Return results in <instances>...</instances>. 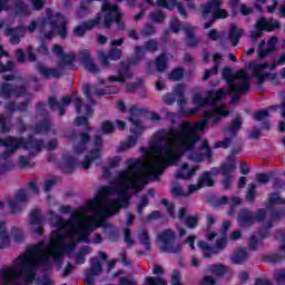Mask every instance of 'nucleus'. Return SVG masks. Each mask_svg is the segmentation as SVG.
<instances>
[{
	"label": "nucleus",
	"mask_w": 285,
	"mask_h": 285,
	"mask_svg": "<svg viewBox=\"0 0 285 285\" xmlns=\"http://www.w3.org/2000/svg\"><path fill=\"white\" fill-rule=\"evenodd\" d=\"M50 128H52V125L49 120H42L35 125V132L36 135H41L43 132H50Z\"/></svg>",
	"instance_id": "nucleus-46"
},
{
	"label": "nucleus",
	"mask_w": 285,
	"mask_h": 285,
	"mask_svg": "<svg viewBox=\"0 0 285 285\" xmlns=\"http://www.w3.org/2000/svg\"><path fill=\"white\" fill-rule=\"evenodd\" d=\"M222 3H224V0H209L206 4L202 6V19L205 21L212 12V19L204 24L205 30L213 28V23L218 21V19H228V11L222 9Z\"/></svg>",
	"instance_id": "nucleus-5"
},
{
	"label": "nucleus",
	"mask_w": 285,
	"mask_h": 285,
	"mask_svg": "<svg viewBox=\"0 0 285 285\" xmlns=\"http://www.w3.org/2000/svg\"><path fill=\"white\" fill-rule=\"evenodd\" d=\"M14 139L16 137L12 136H7L6 138H0V146H3L7 148L2 154H1V159H10V156L16 151L19 150V142H16Z\"/></svg>",
	"instance_id": "nucleus-24"
},
{
	"label": "nucleus",
	"mask_w": 285,
	"mask_h": 285,
	"mask_svg": "<svg viewBox=\"0 0 285 285\" xmlns=\"http://www.w3.org/2000/svg\"><path fill=\"white\" fill-rule=\"evenodd\" d=\"M247 258H248V250L240 248L235 253L232 261L234 262V264H242L246 262Z\"/></svg>",
	"instance_id": "nucleus-47"
},
{
	"label": "nucleus",
	"mask_w": 285,
	"mask_h": 285,
	"mask_svg": "<svg viewBox=\"0 0 285 285\" xmlns=\"http://www.w3.org/2000/svg\"><path fill=\"white\" fill-rule=\"evenodd\" d=\"M196 173H197V167H193L187 173H184L183 170H179L176 174V179H190V177H193V175H195Z\"/></svg>",
	"instance_id": "nucleus-61"
},
{
	"label": "nucleus",
	"mask_w": 285,
	"mask_h": 285,
	"mask_svg": "<svg viewBox=\"0 0 285 285\" xmlns=\"http://www.w3.org/2000/svg\"><path fill=\"white\" fill-rule=\"evenodd\" d=\"M79 223V220H65L61 216H56V226L59 228H66V226L71 227V230L75 229V224Z\"/></svg>",
	"instance_id": "nucleus-51"
},
{
	"label": "nucleus",
	"mask_w": 285,
	"mask_h": 285,
	"mask_svg": "<svg viewBox=\"0 0 285 285\" xmlns=\"http://www.w3.org/2000/svg\"><path fill=\"white\" fill-rule=\"evenodd\" d=\"M62 161H65V164L60 169L66 175H71V173H75L77 169V166H81V163H77V158L70 155V153L62 154Z\"/></svg>",
	"instance_id": "nucleus-29"
},
{
	"label": "nucleus",
	"mask_w": 285,
	"mask_h": 285,
	"mask_svg": "<svg viewBox=\"0 0 285 285\" xmlns=\"http://www.w3.org/2000/svg\"><path fill=\"white\" fill-rule=\"evenodd\" d=\"M170 285H184L181 284V272L179 269H174L169 281Z\"/></svg>",
	"instance_id": "nucleus-60"
},
{
	"label": "nucleus",
	"mask_w": 285,
	"mask_h": 285,
	"mask_svg": "<svg viewBox=\"0 0 285 285\" xmlns=\"http://www.w3.org/2000/svg\"><path fill=\"white\" fill-rule=\"evenodd\" d=\"M28 95V88L26 85L16 86L9 82H3L0 86V97L2 99H11V97H23Z\"/></svg>",
	"instance_id": "nucleus-13"
},
{
	"label": "nucleus",
	"mask_w": 285,
	"mask_h": 285,
	"mask_svg": "<svg viewBox=\"0 0 285 285\" xmlns=\"http://www.w3.org/2000/svg\"><path fill=\"white\" fill-rule=\"evenodd\" d=\"M207 271L208 273H210V275L217 277L218 279H220L222 277H226V275H228V267L224 265V263L210 264L207 267Z\"/></svg>",
	"instance_id": "nucleus-32"
},
{
	"label": "nucleus",
	"mask_w": 285,
	"mask_h": 285,
	"mask_svg": "<svg viewBox=\"0 0 285 285\" xmlns=\"http://www.w3.org/2000/svg\"><path fill=\"white\" fill-rule=\"evenodd\" d=\"M235 79H240V82L238 85L232 83L228 87L229 92L242 95L250 90V81L248 80V73L246 72V70L239 69L238 71H236Z\"/></svg>",
	"instance_id": "nucleus-16"
},
{
	"label": "nucleus",
	"mask_w": 285,
	"mask_h": 285,
	"mask_svg": "<svg viewBox=\"0 0 285 285\" xmlns=\"http://www.w3.org/2000/svg\"><path fill=\"white\" fill-rule=\"evenodd\" d=\"M242 35H244V29H238L237 24L232 23L229 27L228 39L232 42V46H237L239 43V39H242Z\"/></svg>",
	"instance_id": "nucleus-35"
},
{
	"label": "nucleus",
	"mask_w": 285,
	"mask_h": 285,
	"mask_svg": "<svg viewBox=\"0 0 285 285\" xmlns=\"http://www.w3.org/2000/svg\"><path fill=\"white\" fill-rule=\"evenodd\" d=\"M75 59H77L75 53H62V56H60L61 68H68L69 66H72L75 63Z\"/></svg>",
	"instance_id": "nucleus-48"
},
{
	"label": "nucleus",
	"mask_w": 285,
	"mask_h": 285,
	"mask_svg": "<svg viewBox=\"0 0 285 285\" xmlns=\"http://www.w3.org/2000/svg\"><path fill=\"white\" fill-rule=\"evenodd\" d=\"M140 244L144 246L146 250H150L151 244H150V235H148L147 229H142L141 234L139 236Z\"/></svg>",
	"instance_id": "nucleus-53"
},
{
	"label": "nucleus",
	"mask_w": 285,
	"mask_h": 285,
	"mask_svg": "<svg viewBox=\"0 0 285 285\" xmlns=\"http://www.w3.org/2000/svg\"><path fill=\"white\" fill-rule=\"evenodd\" d=\"M127 166H128L129 170H134L135 173H139V170H141V168L144 167V160H141L140 158L128 159L127 160Z\"/></svg>",
	"instance_id": "nucleus-50"
},
{
	"label": "nucleus",
	"mask_w": 285,
	"mask_h": 285,
	"mask_svg": "<svg viewBox=\"0 0 285 285\" xmlns=\"http://www.w3.org/2000/svg\"><path fill=\"white\" fill-rule=\"evenodd\" d=\"M257 185L255 183H250L248 185L247 194H246V199L249 202V204H253L255 202V197H257Z\"/></svg>",
	"instance_id": "nucleus-56"
},
{
	"label": "nucleus",
	"mask_w": 285,
	"mask_h": 285,
	"mask_svg": "<svg viewBox=\"0 0 285 285\" xmlns=\"http://www.w3.org/2000/svg\"><path fill=\"white\" fill-rule=\"evenodd\" d=\"M117 180L116 190L118 193V199L115 200L118 202L120 208H128L130 206L128 190L131 188L136 193H141L146 188V179L128 169H124L118 173Z\"/></svg>",
	"instance_id": "nucleus-3"
},
{
	"label": "nucleus",
	"mask_w": 285,
	"mask_h": 285,
	"mask_svg": "<svg viewBox=\"0 0 285 285\" xmlns=\"http://www.w3.org/2000/svg\"><path fill=\"white\" fill-rule=\"evenodd\" d=\"M156 32H157V30L155 29V26H153V24H146L140 30V35L142 37H153V35H156Z\"/></svg>",
	"instance_id": "nucleus-64"
},
{
	"label": "nucleus",
	"mask_w": 285,
	"mask_h": 285,
	"mask_svg": "<svg viewBox=\"0 0 285 285\" xmlns=\"http://www.w3.org/2000/svg\"><path fill=\"white\" fill-rule=\"evenodd\" d=\"M156 70L157 72H166L168 69V56L166 52H161L157 58H156Z\"/></svg>",
	"instance_id": "nucleus-38"
},
{
	"label": "nucleus",
	"mask_w": 285,
	"mask_h": 285,
	"mask_svg": "<svg viewBox=\"0 0 285 285\" xmlns=\"http://www.w3.org/2000/svg\"><path fill=\"white\" fill-rule=\"evenodd\" d=\"M209 173L212 177L222 175L223 179L220 180V184L224 187V190H230V186L233 184V173H235L234 165L222 164L219 167H213Z\"/></svg>",
	"instance_id": "nucleus-11"
},
{
	"label": "nucleus",
	"mask_w": 285,
	"mask_h": 285,
	"mask_svg": "<svg viewBox=\"0 0 285 285\" xmlns=\"http://www.w3.org/2000/svg\"><path fill=\"white\" fill-rule=\"evenodd\" d=\"M29 218V224L31 226H41V224H45L46 222V216L41 215V209L39 208L31 209Z\"/></svg>",
	"instance_id": "nucleus-36"
},
{
	"label": "nucleus",
	"mask_w": 285,
	"mask_h": 285,
	"mask_svg": "<svg viewBox=\"0 0 285 285\" xmlns=\"http://www.w3.org/2000/svg\"><path fill=\"white\" fill-rule=\"evenodd\" d=\"M48 105L51 110H55L57 108L58 115L60 117H63V115H66V107L61 106V104H59V100H57L55 96L48 98Z\"/></svg>",
	"instance_id": "nucleus-41"
},
{
	"label": "nucleus",
	"mask_w": 285,
	"mask_h": 285,
	"mask_svg": "<svg viewBox=\"0 0 285 285\" xmlns=\"http://www.w3.org/2000/svg\"><path fill=\"white\" fill-rule=\"evenodd\" d=\"M119 210H121V205H119V202L116 199H108L107 200V207L104 209H99L96 213V217L99 219H104V217H112L114 215L119 214Z\"/></svg>",
	"instance_id": "nucleus-25"
},
{
	"label": "nucleus",
	"mask_w": 285,
	"mask_h": 285,
	"mask_svg": "<svg viewBox=\"0 0 285 285\" xmlns=\"http://www.w3.org/2000/svg\"><path fill=\"white\" fill-rule=\"evenodd\" d=\"M11 236L17 244H21V242L24 239L23 232L18 229L17 226L11 227Z\"/></svg>",
	"instance_id": "nucleus-59"
},
{
	"label": "nucleus",
	"mask_w": 285,
	"mask_h": 285,
	"mask_svg": "<svg viewBox=\"0 0 285 285\" xmlns=\"http://www.w3.org/2000/svg\"><path fill=\"white\" fill-rule=\"evenodd\" d=\"M141 134H134V136H128L127 141L121 145L122 150H128L132 146H137V139Z\"/></svg>",
	"instance_id": "nucleus-57"
},
{
	"label": "nucleus",
	"mask_w": 285,
	"mask_h": 285,
	"mask_svg": "<svg viewBox=\"0 0 285 285\" xmlns=\"http://www.w3.org/2000/svg\"><path fill=\"white\" fill-rule=\"evenodd\" d=\"M8 206L12 215H17L18 213H21V210H23V206L17 200H10Z\"/></svg>",
	"instance_id": "nucleus-62"
},
{
	"label": "nucleus",
	"mask_w": 285,
	"mask_h": 285,
	"mask_svg": "<svg viewBox=\"0 0 285 285\" xmlns=\"http://www.w3.org/2000/svg\"><path fill=\"white\" fill-rule=\"evenodd\" d=\"M146 285H168V282L161 277L148 276L145 278Z\"/></svg>",
	"instance_id": "nucleus-58"
},
{
	"label": "nucleus",
	"mask_w": 285,
	"mask_h": 285,
	"mask_svg": "<svg viewBox=\"0 0 285 285\" xmlns=\"http://www.w3.org/2000/svg\"><path fill=\"white\" fill-rule=\"evenodd\" d=\"M230 115V111L226 109V106H217L214 109L205 110L203 118L204 119H213L212 127L217 126L218 124H222V117H228Z\"/></svg>",
	"instance_id": "nucleus-20"
},
{
	"label": "nucleus",
	"mask_w": 285,
	"mask_h": 285,
	"mask_svg": "<svg viewBox=\"0 0 285 285\" xmlns=\"http://www.w3.org/2000/svg\"><path fill=\"white\" fill-rule=\"evenodd\" d=\"M185 33L187 37V47L197 48V46H199V40L195 37V31L190 28H185Z\"/></svg>",
	"instance_id": "nucleus-44"
},
{
	"label": "nucleus",
	"mask_w": 285,
	"mask_h": 285,
	"mask_svg": "<svg viewBox=\"0 0 285 285\" xmlns=\"http://www.w3.org/2000/svg\"><path fill=\"white\" fill-rule=\"evenodd\" d=\"M18 144L19 148L24 150H36V153H41L43 150L45 142L41 139H36L33 135H29L28 138H16L13 139Z\"/></svg>",
	"instance_id": "nucleus-17"
},
{
	"label": "nucleus",
	"mask_w": 285,
	"mask_h": 285,
	"mask_svg": "<svg viewBox=\"0 0 285 285\" xmlns=\"http://www.w3.org/2000/svg\"><path fill=\"white\" fill-rule=\"evenodd\" d=\"M198 183L202 188H204L206 186H207V188H213V186H215V180L213 179V176L210 175V171H208V170L204 171L199 176Z\"/></svg>",
	"instance_id": "nucleus-40"
},
{
	"label": "nucleus",
	"mask_w": 285,
	"mask_h": 285,
	"mask_svg": "<svg viewBox=\"0 0 285 285\" xmlns=\"http://www.w3.org/2000/svg\"><path fill=\"white\" fill-rule=\"evenodd\" d=\"M101 23V16H97L95 19L88 20L78 24L73 28L75 37H83L88 30H92L95 26H99Z\"/></svg>",
	"instance_id": "nucleus-26"
},
{
	"label": "nucleus",
	"mask_w": 285,
	"mask_h": 285,
	"mask_svg": "<svg viewBox=\"0 0 285 285\" xmlns=\"http://www.w3.org/2000/svg\"><path fill=\"white\" fill-rule=\"evenodd\" d=\"M48 23L52 30H57V33L61 39L68 37V27L66 22V17L61 12L55 14H48Z\"/></svg>",
	"instance_id": "nucleus-15"
},
{
	"label": "nucleus",
	"mask_w": 285,
	"mask_h": 285,
	"mask_svg": "<svg viewBox=\"0 0 285 285\" xmlns=\"http://www.w3.org/2000/svg\"><path fill=\"white\" fill-rule=\"evenodd\" d=\"M35 70H37L38 75L40 77H43V79H50L52 77L53 79H59L61 77V70L57 68H49L43 65V62L38 61L35 65Z\"/></svg>",
	"instance_id": "nucleus-27"
},
{
	"label": "nucleus",
	"mask_w": 285,
	"mask_h": 285,
	"mask_svg": "<svg viewBox=\"0 0 285 285\" xmlns=\"http://www.w3.org/2000/svg\"><path fill=\"white\" fill-rule=\"evenodd\" d=\"M80 61L88 72H91L92 75H97V72H99V68L95 62H92V56L88 49H82L80 51Z\"/></svg>",
	"instance_id": "nucleus-30"
},
{
	"label": "nucleus",
	"mask_w": 285,
	"mask_h": 285,
	"mask_svg": "<svg viewBox=\"0 0 285 285\" xmlns=\"http://www.w3.org/2000/svg\"><path fill=\"white\" fill-rule=\"evenodd\" d=\"M159 50V42L155 39H149L145 41L144 46H136L134 48L135 56L129 59V63L137 66L140 61L146 59V52H157Z\"/></svg>",
	"instance_id": "nucleus-10"
},
{
	"label": "nucleus",
	"mask_w": 285,
	"mask_h": 285,
	"mask_svg": "<svg viewBox=\"0 0 285 285\" xmlns=\"http://www.w3.org/2000/svg\"><path fill=\"white\" fill-rule=\"evenodd\" d=\"M168 79H170L171 81H181L184 79V68H174L171 72L168 75Z\"/></svg>",
	"instance_id": "nucleus-52"
},
{
	"label": "nucleus",
	"mask_w": 285,
	"mask_h": 285,
	"mask_svg": "<svg viewBox=\"0 0 285 285\" xmlns=\"http://www.w3.org/2000/svg\"><path fill=\"white\" fill-rule=\"evenodd\" d=\"M63 239V232L55 229L51 232V243L43 247L47 255H49V259L52 257L55 264H61L63 256L72 253L77 246L75 243H65Z\"/></svg>",
	"instance_id": "nucleus-4"
},
{
	"label": "nucleus",
	"mask_w": 285,
	"mask_h": 285,
	"mask_svg": "<svg viewBox=\"0 0 285 285\" xmlns=\"http://www.w3.org/2000/svg\"><path fill=\"white\" fill-rule=\"evenodd\" d=\"M226 95H228V92L226 90H224L223 88H219L216 91H215V89H209L207 91V97L209 99L210 106H215V104H217V101H222V99H224V97H226Z\"/></svg>",
	"instance_id": "nucleus-34"
},
{
	"label": "nucleus",
	"mask_w": 285,
	"mask_h": 285,
	"mask_svg": "<svg viewBox=\"0 0 285 285\" xmlns=\"http://www.w3.org/2000/svg\"><path fill=\"white\" fill-rule=\"evenodd\" d=\"M121 57H124V51L117 47L109 49L108 55L104 52L99 53L102 68H110V61H119Z\"/></svg>",
	"instance_id": "nucleus-23"
},
{
	"label": "nucleus",
	"mask_w": 285,
	"mask_h": 285,
	"mask_svg": "<svg viewBox=\"0 0 285 285\" xmlns=\"http://www.w3.org/2000/svg\"><path fill=\"white\" fill-rule=\"evenodd\" d=\"M117 92H119V87L115 86H107L105 88L95 89V95L97 97H104L106 95H117Z\"/></svg>",
	"instance_id": "nucleus-43"
},
{
	"label": "nucleus",
	"mask_w": 285,
	"mask_h": 285,
	"mask_svg": "<svg viewBox=\"0 0 285 285\" xmlns=\"http://www.w3.org/2000/svg\"><path fill=\"white\" fill-rule=\"evenodd\" d=\"M73 102L77 115H81V109L85 108V115L76 117V126H86L89 122L88 119L95 115V109L90 105H85L80 97H76Z\"/></svg>",
	"instance_id": "nucleus-14"
},
{
	"label": "nucleus",
	"mask_w": 285,
	"mask_h": 285,
	"mask_svg": "<svg viewBox=\"0 0 285 285\" xmlns=\"http://www.w3.org/2000/svg\"><path fill=\"white\" fill-rule=\"evenodd\" d=\"M142 110L137 108V106H131L129 109L128 120L132 124L134 128H130L131 135H141L145 130L141 125V120H139V115H141Z\"/></svg>",
	"instance_id": "nucleus-21"
},
{
	"label": "nucleus",
	"mask_w": 285,
	"mask_h": 285,
	"mask_svg": "<svg viewBox=\"0 0 285 285\" xmlns=\"http://www.w3.org/2000/svg\"><path fill=\"white\" fill-rule=\"evenodd\" d=\"M157 239L160 242V250L163 253H171L173 255H179V253H181V244H175L177 234L171 228L165 229L158 234Z\"/></svg>",
	"instance_id": "nucleus-9"
},
{
	"label": "nucleus",
	"mask_w": 285,
	"mask_h": 285,
	"mask_svg": "<svg viewBox=\"0 0 285 285\" xmlns=\"http://www.w3.org/2000/svg\"><path fill=\"white\" fill-rule=\"evenodd\" d=\"M14 13L17 17H26L30 14V8L23 0H16L14 1Z\"/></svg>",
	"instance_id": "nucleus-39"
},
{
	"label": "nucleus",
	"mask_w": 285,
	"mask_h": 285,
	"mask_svg": "<svg viewBox=\"0 0 285 285\" xmlns=\"http://www.w3.org/2000/svg\"><path fill=\"white\" fill-rule=\"evenodd\" d=\"M277 66H279L277 63V60L274 61L271 66H268V63H258V65H254L253 66V77H255V79L257 80L256 83L257 86H262L264 83V81H266V79H268V77H271V72H264V70H266V68H271V70H275V68H277Z\"/></svg>",
	"instance_id": "nucleus-19"
},
{
	"label": "nucleus",
	"mask_w": 285,
	"mask_h": 285,
	"mask_svg": "<svg viewBox=\"0 0 285 285\" xmlns=\"http://www.w3.org/2000/svg\"><path fill=\"white\" fill-rule=\"evenodd\" d=\"M242 116L237 115L229 125L223 128V132H228L232 137H237L243 126Z\"/></svg>",
	"instance_id": "nucleus-31"
},
{
	"label": "nucleus",
	"mask_w": 285,
	"mask_h": 285,
	"mask_svg": "<svg viewBox=\"0 0 285 285\" xmlns=\"http://www.w3.org/2000/svg\"><path fill=\"white\" fill-rule=\"evenodd\" d=\"M110 228V224L106 223L104 219L95 220L94 223L81 222L73 223V233L80 235L77 238V244H90V233L95 230V228Z\"/></svg>",
	"instance_id": "nucleus-8"
},
{
	"label": "nucleus",
	"mask_w": 285,
	"mask_h": 285,
	"mask_svg": "<svg viewBox=\"0 0 285 285\" xmlns=\"http://www.w3.org/2000/svg\"><path fill=\"white\" fill-rule=\"evenodd\" d=\"M101 12L104 16V28L106 30H110L112 28V23L117 24L118 30H126V23L121 20L124 13L119 10V6L117 4H109L108 0H105L101 4Z\"/></svg>",
	"instance_id": "nucleus-6"
},
{
	"label": "nucleus",
	"mask_w": 285,
	"mask_h": 285,
	"mask_svg": "<svg viewBox=\"0 0 285 285\" xmlns=\"http://www.w3.org/2000/svg\"><path fill=\"white\" fill-rule=\"evenodd\" d=\"M194 106L197 108H204V106H210V99L207 97L204 98L202 97V94H194L193 99H191Z\"/></svg>",
	"instance_id": "nucleus-45"
},
{
	"label": "nucleus",
	"mask_w": 285,
	"mask_h": 285,
	"mask_svg": "<svg viewBox=\"0 0 285 285\" xmlns=\"http://www.w3.org/2000/svg\"><path fill=\"white\" fill-rule=\"evenodd\" d=\"M258 26L263 28L264 32H275V30H279V28H282V23L278 20L273 21V19H271V21H268L264 17L258 19Z\"/></svg>",
	"instance_id": "nucleus-33"
},
{
	"label": "nucleus",
	"mask_w": 285,
	"mask_h": 285,
	"mask_svg": "<svg viewBox=\"0 0 285 285\" xmlns=\"http://www.w3.org/2000/svg\"><path fill=\"white\" fill-rule=\"evenodd\" d=\"M26 31L27 28L23 26L8 27L4 30V36L9 37V41L12 46H19V43H21V37H26Z\"/></svg>",
	"instance_id": "nucleus-22"
},
{
	"label": "nucleus",
	"mask_w": 285,
	"mask_h": 285,
	"mask_svg": "<svg viewBox=\"0 0 285 285\" xmlns=\"http://www.w3.org/2000/svg\"><path fill=\"white\" fill-rule=\"evenodd\" d=\"M266 217H268L266 208H258L256 212H253L249 208L244 207L238 212L237 224L240 228H250V226H254L255 222L264 224Z\"/></svg>",
	"instance_id": "nucleus-7"
},
{
	"label": "nucleus",
	"mask_w": 285,
	"mask_h": 285,
	"mask_svg": "<svg viewBox=\"0 0 285 285\" xmlns=\"http://www.w3.org/2000/svg\"><path fill=\"white\" fill-rule=\"evenodd\" d=\"M199 141H202V136L195 132L190 122L186 121L180 124L179 129L171 127L167 134L163 130L153 136L150 150L164 159L168 166H173L184 153L194 150Z\"/></svg>",
	"instance_id": "nucleus-1"
},
{
	"label": "nucleus",
	"mask_w": 285,
	"mask_h": 285,
	"mask_svg": "<svg viewBox=\"0 0 285 285\" xmlns=\"http://www.w3.org/2000/svg\"><path fill=\"white\" fill-rule=\"evenodd\" d=\"M0 249L3 250L10 246V235L8 234V229L6 228V222H0Z\"/></svg>",
	"instance_id": "nucleus-37"
},
{
	"label": "nucleus",
	"mask_w": 285,
	"mask_h": 285,
	"mask_svg": "<svg viewBox=\"0 0 285 285\" xmlns=\"http://www.w3.org/2000/svg\"><path fill=\"white\" fill-rule=\"evenodd\" d=\"M285 198L279 197V193L268 194L267 208L271 209L275 205H284Z\"/></svg>",
	"instance_id": "nucleus-42"
},
{
	"label": "nucleus",
	"mask_w": 285,
	"mask_h": 285,
	"mask_svg": "<svg viewBox=\"0 0 285 285\" xmlns=\"http://www.w3.org/2000/svg\"><path fill=\"white\" fill-rule=\"evenodd\" d=\"M122 67L118 69L117 76H109L108 81H118L119 83H124L127 79H132V72H130V60L128 65L121 62Z\"/></svg>",
	"instance_id": "nucleus-28"
},
{
	"label": "nucleus",
	"mask_w": 285,
	"mask_h": 285,
	"mask_svg": "<svg viewBox=\"0 0 285 285\" xmlns=\"http://www.w3.org/2000/svg\"><path fill=\"white\" fill-rule=\"evenodd\" d=\"M271 117V112L268 109H261L254 114L255 121H264V119H268Z\"/></svg>",
	"instance_id": "nucleus-63"
},
{
	"label": "nucleus",
	"mask_w": 285,
	"mask_h": 285,
	"mask_svg": "<svg viewBox=\"0 0 285 285\" xmlns=\"http://www.w3.org/2000/svg\"><path fill=\"white\" fill-rule=\"evenodd\" d=\"M222 77L224 79V81H226V83L228 85V88L230 87V85L233 83V81H235V75L233 76V69L229 67H224L222 70Z\"/></svg>",
	"instance_id": "nucleus-49"
},
{
	"label": "nucleus",
	"mask_w": 285,
	"mask_h": 285,
	"mask_svg": "<svg viewBox=\"0 0 285 285\" xmlns=\"http://www.w3.org/2000/svg\"><path fill=\"white\" fill-rule=\"evenodd\" d=\"M104 271V266L101 265V261L97 257H92L90 259V268H87L85 272V283L87 285H96L95 277L101 275Z\"/></svg>",
	"instance_id": "nucleus-18"
},
{
	"label": "nucleus",
	"mask_w": 285,
	"mask_h": 285,
	"mask_svg": "<svg viewBox=\"0 0 285 285\" xmlns=\"http://www.w3.org/2000/svg\"><path fill=\"white\" fill-rule=\"evenodd\" d=\"M104 146V138L97 135L94 139V148L85 156L83 161L81 163V168L89 170L92 166V161L101 159V147Z\"/></svg>",
	"instance_id": "nucleus-12"
},
{
	"label": "nucleus",
	"mask_w": 285,
	"mask_h": 285,
	"mask_svg": "<svg viewBox=\"0 0 285 285\" xmlns=\"http://www.w3.org/2000/svg\"><path fill=\"white\" fill-rule=\"evenodd\" d=\"M262 259L267 264H277L279 262H283L284 256L279 254H269V255H264Z\"/></svg>",
	"instance_id": "nucleus-55"
},
{
	"label": "nucleus",
	"mask_w": 285,
	"mask_h": 285,
	"mask_svg": "<svg viewBox=\"0 0 285 285\" xmlns=\"http://www.w3.org/2000/svg\"><path fill=\"white\" fill-rule=\"evenodd\" d=\"M185 226L189 230H195V227L199 226V216L198 215L187 216L185 219Z\"/></svg>",
	"instance_id": "nucleus-54"
},
{
	"label": "nucleus",
	"mask_w": 285,
	"mask_h": 285,
	"mask_svg": "<svg viewBox=\"0 0 285 285\" xmlns=\"http://www.w3.org/2000/svg\"><path fill=\"white\" fill-rule=\"evenodd\" d=\"M27 255L32 257V262L24 256H18L14 263L19 268L4 267L0 271L1 279H9V277H19V275H26L27 284H32L37 277L35 273L36 268H41L47 264H50V255L46 253L43 242H39L36 245L30 246L27 249Z\"/></svg>",
	"instance_id": "nucleus-2"
}]
</instances>
